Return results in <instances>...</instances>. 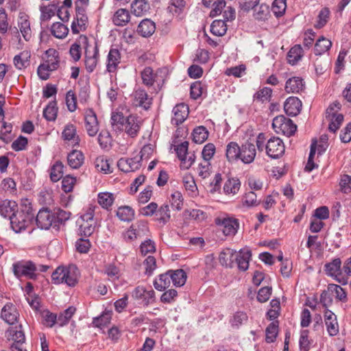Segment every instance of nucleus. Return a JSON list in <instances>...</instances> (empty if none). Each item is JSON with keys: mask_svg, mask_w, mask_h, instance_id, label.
Returning a JSON list of instances; mask_svg holds the SVG:
<instances>
[{"mask_svg": "<svg viewBox=\"0 0 351 351\" xmlns=\"http://www.w3.org/2000/svg\"><path fill=\"white\" fill-rule=\"evenodd\" d=\"M80 273L75 265L68 267L60 266L52 274L51 278L54 284L65 283L69 287H74L78 281Z\"/></svg>", "mask_w": 351, "mask_h": 351, "instance_id": "1", "label": "nucleus"}, {"mask_svg": "<svg viewBox=\"0 0 351 351\" xmlns=\"http://www.w3.org/2000/svg\"><path fill=\"white\" fill-rule=\"evenodd\" d=\"M34 219V213L32 207L26 206L25 209L16 211L15 215L10 217L11 227L15 232H21L32 223Z\"/></svg>", "mask_w": 351, "mask_h": 351, "instance_id": "2", "label": "nucleus"}, {"mask_svg": "<svg viewBox=\"0 0 351 351\" xmlns=\"http://www.w3.org/2000/svg\"><path fill=\"white\" fill-rule=\"evenodd\" d=\"M12 271L17 278L25 277L30 280L37 278V265L32 261H19L12 265Z\"/></svg>", "mask_w": 351, "mask_h": 351, "instance_id": "3", "label": "nucleus"}, {"mask_svg": "<svg viewBox=\"0 0 351 351\" xmlns=\"http://www.w3.org/2000/svg\"><path fill=\"white\" fill-rule=\"evenodd\" d=\"M6 337L13 341L10 346L11 351H27L23 348L25 337L21 324L10 327L6 331Z\"/></svg>", "mask_w": 351, "mask_h": 351, "instance_id": "4", "label": "nucleus"}, {"mask_svg": "<svg viewBox=\"0 0 351 351\" xmlns=\"http://www.w3.org/2000/svg\"><path fill=\"white\" fill-rule=\"evenodd\" d=\"M178 158L180 160V168L189 169L195 161V152H189V142L184 141L180 144L176 145L174 148Z\"/></svg>", "mask_w": 351, "mask_h": 351, "instance_id": "5", "label": "nucleus"}, {"mask_svg": "<svg viewBox=\"0 0 351 351\" xmlns=\"http://www.w3.org/2000/svg\"><path fill=\"white\" fill-rule=\"evenodd\" d=\"M341 261L339 258H334L331 262L325 264L324 270L328 276L335 279L342 285L348 283V279L343 275V269H341Z\"/></svg>", "mask_w": 351, "mask_h": 351, "instance_id": "6", "label": "nucleus"}, {"mask_svg": "<svg viewBox=\"0 0 351 351\" xmlns=\"http://www.w3.org/2000/svg\"><path fill=\"white\" fill-rule=\"evenodd\" d=\"M265 151L267 155L271 158H278L285 151L283 141L278 137L273 136L267 140Z\"/></svg>", "mask_w": 351, "mask_h": 351, "instance_id": "7", "label": "nucleus"}, {"mask_svg": "<svg viewBox=\"0 0 351 351\" xmlns=\"http://www.w3.org/2000/svg\"><path fill=\"white\" fill-rule=\"evenodd\" d=\"M94 214L91 208L81 217L82 223L80 225V232L85 237H90L95 230V222L93 219Z\"/></svg>", "mask_w": 351, "mask_h": 351, "instance_id": "8", "label": "nucleus"}, {"mask_svg": "<svg viewBox=\"0 0 351 351\" xmlns=\"http://www.w3.org/2000/svg\"><path fill=\"white\" fill-rule=\"evenodd\" d=\"M75 3L76 17L71 24V31L73 34H78L86 29L88 17L85 13L84 8L78 5L77 2Z\"/></svg>", "mask_w": 351, "mask_h": 351, "instance_id": "9", "label": "nucleus"}, {"mask_svg": "<svg viewBox=\"0 0 351 351\" xmlns=\"http://www.w3.org/2000/svg\"><path fill=\"white\" fill-rule=\"evenodd\" d=\"M36 222L38 228L47 230L55 223V215L48 208H42L36 215Z\"/></svg>", "mask_w": 351, "mask_h": 351, "instance_id": "10", "label": "nucleus"}, {"mask_svg": "<svg viewBox=\"0 0 351 351\" xmlns=\"http://www.w3.org/2000/svg\"><path fill=\"white\" fill-rule=\"evenodd\" d=\"M84 121L88 134L90 136H95L99 131V123L96 114L92 109L86 110Z\"/></svg>", "mask_w": 351, "mask_h": 351, "instance_id": "11", "label": "nucleus"}, {"mask_svg": "<svg viewBox=\"0 0 351 351\" xmlns=\"http://www.w3.org/2000/svg\"><path fill=\"white\" fill-rule=\"evenodd\" d=\"M216 223L223 227L222 231L226 236L234 235L239 228V222L234 218H217Z\"/></svg>", "mask_w": 351, "mask_h": 351, "instance_id": "12", "label": "nucleus"}, {"mask_svg": "<svg viewBox=\"0 0 351 351\" xmlns=\"http://www.w3.org/2000/svg\"><path fill=\"white\" fill-rule=\"evenodd\" d=\"M256 155V146L252 143L247 141L241 145L240 160L243 163H252L254 160Z\"/></svg>", "mask_w": 351, "mask_h": 351, "instance_id": "13", "label": "nucleus"}, {"mask_svg": "<svg viewBox=\"0 0 351 351\" xmlns=\"http://www.w3.org/2000/svg\"><path fill=\"white\" fill-rule=\"evenodd\" d=\"M142 121L135 115H130L125 119L123 130L131 137L137 136L141 128Z\"/></svg>", "mask_w": 351, "mask_h": 351, "instance_id": "14", "label": "nucleus"}, {"mask_svg": "<svg viewBox=\"0 0 351 351\" xmlns=\"http://www.w3.org/2000/svg\"><path fill=\"white\" fill-rule=\"evenodd\" d=\"M19 317V313L12 303H7L1 309V317L10 325L14 324Z\"/></svg>", "mask_w": 351, "mask_h": 351, "instance_id": "15", "label": "nucleus"}, {"mask_svg": "<svg viewBox=\"0 0 351 351\" xmlns=\"http://www.w3.org/2000/svg\"><path fill=\"white\" fill-rule=\"evenodd\" d=\"M121 53L119 49L111 48L106 60V71L108 73H115L121 62Z\"/></svg>", "mask_w": 351, "mask_h": 351, "instance_id": "16", "label": "nucleus"}, {"mask_svg": "<svg viewBox=\"0 0 351 351\" xmlns=\"http://www.w3.org/2000/svg\"><path fill=\"white\" fill-rule=\"evenodd\" d=\"M333 111L332 106H329L326 112V117L330 121L328 130L335 133L341 125L343 121V116L341 114H337Z\"/></svg>", "mask_w": 351, "mask_h": 351, "instance_id": "17", "label": "nucleus"}, {"mask_svg": "<svg viewBox=\"0 0 351 351\" xmlns=\"http://www.w3.org/2000/svg\"><path fill=\"white\" fill-rule=\"evenodd\" d=\"M252 252L250 250L243 249L236 252L234 265L240 271H245L249 267V263L251 259Z\"/></svg>", "mask_w": 351, "mask_h": 351, "instance_id": "18", "label": "nucleus"}, {"mask_svg": "<svg viewBox=\"0 0 351 351\" xmlns=\"http://www.w3.org/2000/svg\"><path fill=\"white\" fill-rule=\"evenodd\" d=\"M171 123L178 125L182 123L189 115V108L184 104L176 105L172 110Z\"/></svg>", "mask_w": 351, "mask_h": 351, "instance_id": "19", "label": "nucleus"}, {"mask_svg": "<svg viewBox=\"0 0 351 351\" xmlns=\"http://www.w3.org/2000/svg\"><path fill=\"white\" fill-rule=\"evenodd\" d=\"M119 169L125 173L134 171L141 167L140 160L138 157L133 158H120L117 162Z\"/></svg>", "mask_w": 351, "mask_h": 351, "instance_id": "20", "label": "nucleus"}, {"mask_svg": "<svg viewBox=\"0 0 351 351\" xmlns=\"http://www.w3.org/2000/svg\"><path fill=\"white\" fill-rule=\"evenodd\" d=\"M302 101L295 97H289L284 104V109L287 114L291 117L298 115L301 110Z\"/></svg>", "mask_w": 351, "mask_h": 351, "instance_id": "21", "label": "nucleus"}, {"mask_svg": "<svg viewBox=\"0 0 351 351\" xmlns=\"http://www.w3.org/2000/svg\"><path fill=\"white\" fill-rule=\"evenodd\" d=\"M324 322L327 332L330 336H335L339 332V324L336 315L329 310H326L324 313Z\"/></svg>", "mask_w": 351, "mask_h": 351, "instance_id": "22", "label": "nucleus"}, {"mask_svg": "<svg viewBox=\"0 0 351 351\" xmlns=\"http://www.w3.org/2000/svg\"><path fill=\"white\" fill-rule=\"evenodd\" d=\"M305 88L303 80L300 77H293L286 82L285 90L287 93H299Z\"/></svg>", "mask_w": 351, "mask_h": 351, "instance_id": "23", "label": "nucleus"}, {"mask_svg": "<svg viewBox=\"0 0 351 351\" xmlns=\"http://www.w3.org/2000/svg\"><path fill=\"white\" fill-rule=\"evenodd\" d=\"M90 52L86 49L85 51V66L86 69L88 73L93 72L97 66L99 60V49L97 46L93 49V54H89Z\"/></svg>", "mask_w": 351, "mask_h": 351, "instance_id": "24", "label": "nucleus"}, {"mask_svg": "<svg viewBox=\"0 0 351 351\" xmlns=\"http://www.w3.org/2000/svg\"><path fill=\"white\" fill-rule=\"evenodd\" d=\"M18 206L14 201L8 199L2 200L0 202V214L3 217H9L15 215L17 210Z\"/></svg>", "mask_w": 351, "mask_h": 351, "instance_id": "25", "label": "nucleus"}, {"mask_svg": "<svg viewBox=\"0 0 351 351\" xmlns=\"http://www.w3.org/2000/svg\"><path fill=\"white\" fill-rule=\"evenodd\" d=\"M171 270L167 271L164 274H160L154 281V288L160 291H165L168 288L171 281Z\"/></svg>", "mask_w": 351, "mask_h": 351, "instance_id": "26", "label": "nucleus"}, {"mask_svg": "<svg viewBox=\"0 0 351 351\" xmlns=\"http://www.w3.org/2000/svg\"><path fill=\"white\" fill-rule=\"evenodd\" d=\"M236 251L232 249H224L219 254V261L221 265L226 267H233L234 266V258Z\"/></svg>", "mask_w": 351, "mask_h": 351, "instance_id": "27", "label": "nucleus"}, {"mask_svg": "<svg viewBox=\"0 0 351 351\" xmlns=\"http://www.w3.org/2000/svg\"><path fill=\"white\" fill-rule=\"evenodd\" d=\"M134 98L136 105L143 107L144 109L149 108L152 98L150 97L147 92L143 89H138L134 92Z\"/></svg>", "mask_w": 351, "mask_h": 351, "instance_id": "28", "label": "nucleus"}, {"mask_svg": "<svg viewBox=\"0 0 351 351\" xmlns=\"http://www.w3.org/2000/svg\"><path fill=\"white\" fill-rule=\"evenodd\" d=\"M241 147L236 142H230L226 145V157L228 162H232L240 159Z\"/></svg>", "mask_w": 351, "mask_h": 351, "instance_id": "29", "label": "nucleus"}, {"mask_svg": "<svg viewBox=\"0 0 351 351\" xmlns=\"http://www.w3.org/2000/svg\"><path fill=\"white\" fill-rule=\"evenodd\" d=\"M67 161L72 169H79L84 163V154L81 151L73 150L68 154Z\"/></svg>", "mask_w": 351, "mask_h": 351, "instance_id": "30", "label": "nucleus"}, {"mask_svg": "<svg viewBox=\"0 0 351 351\" xmlns=\"http://www.w3.org/2000/svg\"><path fill=\"white\" fill-rule=\"evenodd\" d=\"M156 29L155 23L150 19H144L138 25V33L143 37L152 36Z\"/></svg>", "mask_w": 351, "mask_h": 351, "instance_id": "31", "label": "nucleus"}, {"mask_svg": "<svg viewBox=\"0 0 351 351\" xmlns=\"http://www.w3.org/2000/svg\"><path fill=\"white\" fill-rule=\"evenodd\" d=\"M47 59L44 64L51 70H56L59 66V53L54 49L46 51Z\"/></svg>", "mask_w": 351, "mask_h": 351, "instance_id": "32", "label": "nucleus"}, {"mask_svg": "<svg viewBox=\"0 0 351 351\" xmlns=\"http://www.w3.org/2000/svg\"><path fill=\"white\" fill-rule=\"evenodd\" d=\"M31 53L28 51H23L19 54L16 55L13 59L14 66L19 70L25 69L29 65V59Z\"/></svg>", "mask_w": 351, "mask_h": 351, "instance_id": "33", "label": "nucleus"}, {"mask_svg": "<svg viewBox=\"0 0 351 351\" xmlns=\"http://www.w3.org/2000/svg\"><path fill=\"white\" fill-rule=\"evenodd\" d=\"M130 19V14L126 9H119L114 14L113 23L117 26L125 25Z\"/></svg>", "mask_w": 351, "mask_h": 351, "instance_id": "34", "label": "nucleus"}, {"mask_svg": "<svg viewBox=\"0 0 351 351\" xmlns=\"http://www.w3.org/2000/svg\"><path fill=\"white\" fill-rule=\"evenodd\" d=\"M157 73H154L152 68L147 66L141 71L143 83L147 86H152L157 81Z\"/></svg>", "mask_w": 351, "mask_h": 351, "instance_id": "35", "label": "nucleus"}, {"mask_svg": "<svg viewBox=\"0 0 351 351\" xmlns=\"http://www.w3.org/2000/svg\"><path fill=\"white\" fill-rule=\"evenodd\" d=\"M117 217L123 221H131L134 218V210L128 206H119L117 210Z\"/></svg>", "mask_w": 351, "mask_h": 351, "instance_id": "36", "label": "nucleus"}, {"mask_svg": "<svg viewBox=\"0 0 351 351\" xmlns=\"http://www.w3.org/2000/svg\"><path fill=\"white\" fill-rule=\"evenodd\" d=\"M20 32L26 41H29L32 38V30L30 23L26 16H21L18 22Z\"/></svg>", "mask_w": 351, "mask_h": 351, "instance_id": "37", "label": "nucleus"}, {"mask_svg": "<svg viewBox=\"0 0 351 351\" xmlns=\"http://www.w3.org/2000/svg\"><path fill=\"white\" fill-rule=\"evenodd\" d=\"M331 46L332 42L324 36H322L317 40L315 45V53L316 55H322L328 51Z\"/></svg>", "mask_w": 351, "mask_h": 351, "instance_id": "38", "label": "nucleus"}, {"mask_svg": "<svg viewBox=\"0 0 351 351\" xmlns=\"http://www.w3.org/2000/svg\"><path fill=\"white\" fill-rule=\"evenodd\" d=\"M227 31V25L223 20H215L210 25V32L217 36H223Z\"/></svg>", "mask_w": 351, "mask_h": 351, "instance_id": "39", "label": "nucleus"}, {"mask_svg": "<svg viewBox=\"0 0 351 351\" xmlns=\"http://www.w3.org/2000/svg\"><path fill=\"white\" fill-rule=\"evenodd\" d=\"M51 32L57 38H64L69 32L68 27L60 22L54 23L51 27Z\"/></svg>", "mask_w": 351, "mask_h": 351, "instance_id": "40", "label": "nucleus"}, {"mask_svg": "<svg viewBox=\"0 0 351 351\" xmlns=\"http://www.w3.org/2000/svg\"><path fill=\"white\" fill-rule=\"evenodd\" d=\"M303 56V49L300 45H295L288 52V60L290 64H296Z\"/></svg>", "mask_w": 351, "mask_h": 351, "instance_id": "41", "label": "nucleus"}, {"mask_svg": "<svg viewBox=\"0 0 351 351\" xmlns=\"http://www.w3.org/2000/svg\"><path fill=\"white\" fill-rule=\"evenodd\" d=\"M193 141L196 143H203L208 136V132L204 126H198L192 133Z\"/></svg>", "mask_w": 351, "mask_h": 351, "instance_id": "42", "label": "nucleus"}, {"mask_svg": "<svg viewBox=\"0 0 351 351\" xmlns=\"http://www.w3.org/2000/svg\"><path fill=\"white\" fill-rule=\"evenodd\" d=\"M278 332V322L277 321L270 323L265 330V341L267 343L275 341Z\"/></svg>", "mask_w": 351, "mask_h": 351, "instance_id": "43", "label": "nucleus"}, {"mask_svg": "<svg viewBox=\"0 0 351 351\" xmlns=\"http://www.w3.org/2000/svg\"><path fill=\"white\" fill-rule=\"evenodd\" d=\"M132 8L136 16H141L149 8L148 0H134L132 4Z\"/></svg>", "mask_w": 351, "mask_h": 351, "instance_id": "44", "label": "nucleus"}, {"mask_svg": "<svg viewBox=\"0 0 351 351\" xmlns=\"http://www.w3.org/2000/svg\"><path fill=\"white\" fill-rule=\"evenodd\" d=\"M171 281L176 287L183 286L186 281V274L183 269L171 270Z\"/></svg>", "mask_w": 351, "mask_h": 351, "instance_id": "45", "label": "nucleus"}, {"mask_svg": "<svg viewBox=\"0 0 351 351\" xmlns=\"http://www.w3.org/2000/svg\"><path fill=\"white\" fill-rule=\"evenodd\" d=\"M75 308L73 306H69L68 308L64 310L62 313H60L57 317L58 321L57 324L60 326H64L66 324H67L71 319V318L73 317L74 313H75Z\"/></svg>", "mask_w": 351, "mask_h": 351, "instance_id": "46", "label": "nucleus"}, {"mask_svg": "<svg viewBox=\"0 0 351 351\" xmlns=\"http://www.w3.org/2000/svg\"><path fill=\"white\" fill-rule=\"evenodd\" d=\"M97 200L102 208L108 209L112 205L114 201V197L111 193H99L98 194Z\"/></svg>", "mask_w": 351, "mask_h": 351, "instance_id": "47", "label": "nucleus"}, {"mask_svg": "<svg viewBox=\"0 0 351 351\" xmlns=\"http://www.w3.org/2000/svg\"><path fill=\"white\" fill-rule=\"evenodd\" d=\"M241 186L240 181L236 178L228 179L224 184L223 191L226 194L234 195L238 193Z\"/></svg>", "mask_w": 351, "mask_h": 351, "instance_id": "48", "label": "nucleus"}, {"mask_svg": "<svg viewBox=\"0 0 351 351\" xmlns=\"http://www.w3.org/2000/svg\"><path fill=\"white\" fill-rule=\"evenodd\" d=\"M62 136L64 141H71L77 142L79 137L77 135L76 128L74 125L69 123L65 125L62 131Z\"/></svg>", "mask_w": 351, "mask_h": 351, "instance_id": "49", "label": "nucleus"}, {"mask_svg": "<svg viewBox=\"0 0 351 351\" xmlns=\"http://www.w3.org/2000/svg\"><path fill=\"white\" fill-rule=\"evenodd\" d=\"M126 118L122 113H113L111 116L110 121L114 130L122 131L125 123Z\"/></svg>", "mask_w": 351, "mask_h": 351, "instance_id": "50", "label": "nucleus"}, {"mask_svg": "<svg viewBox=\"0 0 351 351\" xmlns=\"http://www.w3.org/2000/svg\"><path fill=\"white\" fill-rule=\"evenodd\" d=\"M58 113L57 103L52 101L43 110L44 117L49 121H54L56 119Z\"/></svg>", "mask_w": 351, "mask_h": 351, "instance_id": "51", "label": "nucleus"}, {"mask_svg": "<svg viewBox=\"0 0 351 351\" xmlns=\"http://www.w3.org/2000/svg\"><path fill=\"white\" fill-rule=\"evenodd\" d=\"M64 165L60 161H56L51 168L50 178L52 182H56L62 178Z\"/></svg>", "mask_w": 351, "mask_h": 351, "instance_id": "52", "label": "nucleus"}, {"mask_svg": "<svg viewBox=\"0 0 351 351\" xmlns=\"http://www.w3.org/2000/svg\"><path fill=\"white\" fill-rule=\"evenodd\" d=\"M186 4L185 0H170L168 10L173 14H179L183 12Z\"/></svg>", "mask_w": 351, "mask_h": 351, "instance_id": "53", "label": "nucleus"}, {"mask_svg": "<svg viewBox=\"0 0 351 351\" xmlns=\"http://www.w3.org/2000/svg\"><path fill=\"white\" fill-rule=\"evenodd\" d=\"M272 95V89L269 87H264L258 90L254 95V100L264 102L269 101Z\"/></svg>", "mask_w": 351, "mask_h": 351, "instance_id": "54", "label": "nucleus"}, {"mask_svg": "<svg viewBox=\"0 0 351 351\" xmlns=\"http://www.w3.org/2000/svg\"><path fill=\"white\" fill-rule=\"evenodd\" d=\"M269 8L265 4H261L260 5H256L254 10V16L256 19L259 21H265L267 19L269 15Z\"/></svg>", "mask_w": 351, "mask_h": 351, "instance_id": "55", "label": "nucleus"}, {"mask_svg": "<svg viewBox=\"0 0 351 351\" xmlns=\"http://www.w3.org/2000/svg\"><path fill=\"white\" fill-rule=\"evenodd\" d=\"M286 0H274L271 6V11L276 17L282 16L286 10Z\"/></svg>", "mask_w": 351, "mask_h": 351, "instance_id": "56", "label": "nucleus"}, {"mask_svg": "<svg viewBox=\"0 0 351 351\" xmlns=\"http://www.w3.org/2000/svg\"><path fill=\"white\" fill-rule=\"evenodd\" d=\"M296 130V125L292 120L287 118L286 121L284 123L282 129L279 130L278 134L282 133L287 136H291L295 134Z\"/></svg>", "mask_w": 351, "mask_h": 351, "instance_id": "57", "label": "nucleus"}, {"mask_svg": "<svg viewBox=\"0 0 351 351\" xmlns=\"http://www.w3.org/2000/svg\"><path fill=\"white\" fill-rule=\"evenodd\" d=\"M156 216H158V220L160 222L167 223L171 218L169 205L163 204L158 210H156Z\"/></svg>", "mask_w": 351, "mask_h": 351, "instance_id": "58", "label": "nucleus"}, {"mask_svg": "<svg viewBox=\"0 0 351 351\" xmlns=\"http://www.w3.org/2000/svg\"><path fill=\"white\" fill-rule=\"evenodd\" d=\"M131 226L138 238L145 236L148 232L147 223L145 221H138Z\"/></svg>", "mask_w": 351, "mask_h": 351, "instance_id": "59", "label": "nucleus"}, {"mask_svg": "<svg viewBox=\"0 0 351 351\" xmlns=\"http://www.w3.org/2000/svg\"><path fill=\"white\" fill-rule=\"evenodd\" d=\"M198 176L203 179L207 178L210 176L212 167L210 162L204 160L198 165Z\"/></svg>", "mask_w": 351, "mask_h": 351, "instance_id": "60", "label": "nucleus"}, {"mask_svg": "<svg viewBox=\"0 0 351 351\" xmlns=\"http://www.w3.org/2000/svg\"><path fill=\"white\" fill-rule=\"evenodd\" d=\"M95 168L97 171L104 172L105 173H111L110 165L107 159L103 157H98L95 162Z\"/></svg>", "mask_w": 351, "mask_h": 351, "instance_id": "61", "label": "nucleus"}, {"mask_svg": "<svg viewBox=\"0 0 351 351\" xmlns=\"http://www.w3.org/2000/svg\"><path fill=\"white\" fill-rule=\"evenodd\" d=\"M216 148L213 143H207L204 145L202 156L204 160L210 162L215 154Z\"/></svg>", "mask_w": 351, "mask_h": 351, "instance_id": "62", "label": "nucleus"}, {"mask_svg": "<svg viewBox=\"0 0 351 351\" xmlns=\"http://www.w3.org/2000/svg\"><path fill=\"white\" fill-rule=\"evenodd\" d=\"M169 201L172 208L177 210L182 209L183 205V199L180 192L175 191L171 195Z\"/></svg>", "mask_w": 351, "mask_h": 351, "instance_id": "63", "label": "nucleus"}, {"mask_svg": "<svg viewBox=\"0 0 351 351\" xmlns=\"http://www.w3.org/2000/svg\"><path fill=\"white\" fill-rule=\"evenodd\" d=\"M242 204L247 207L257 206L258 202L256 194L253 191L246 193L242 199Z\"/></svg>", "mask_w": 351, "mask_h": 351, "instance_id": "64", "label": "nucleus"}]
</instances>
